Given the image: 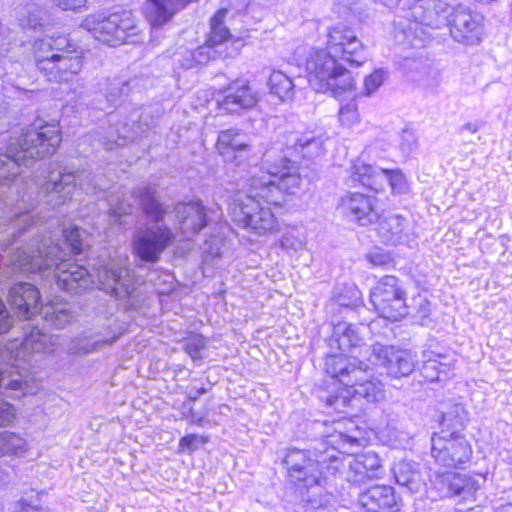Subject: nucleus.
Wrapping results in <instances>:
<instances>
[{
  "label": "nucleus",
  "instance_id": "62",
  "mask_svg": "<svg viewBox=\"0 0 512 512\" xmlns=\"http://www.w3.org/2000/svg\"><path fill=\"white\" fill-rule=\"evenodd\" d=\"M8 480V472L3 469V467L0 465V484L6 483Z\"/></svg>",
  "mask_w": 512,
  "mask_h": 512
},
{
  "label": "nucleus",
  "instance_id": "60",
  "mask_svg": "<svg viewBox=\"0 0 512 512\" xmlns=\"http://www.w3.org/2000/svg\"><path fill=\"white\" fill-rule=\"evenodd\" d=\"M204 393H206V389L204 387L199 389H191L189 391L188 398L192 401H196L198 397Z\"/></svg>",
  "mask_w": 512,
  "mask_h": 512
},
{
  "label": "nucleus",
  "instance_id": "61",
  "mask_svg": "<svg viewBox=\"0 0 512 512\" xmlns=\"http://www.w3.org/2000/svg\"><path fill=\"white\" fill-rule=\"evenodd\" d=\"M380 3L387 7H395L401 0H378Z\"/></svg>",
  "mask_w": 512,
  "mask_h": 512
},
{
  "label": "nucleus",
  "instance_id": "26",
  "mask_svg": "<svg viewBox=\"0 0 512 512\" xmlns=\"http://www.w3.org/2000/svg\"><path fill=\"white\" fill-rule=\"evenodd\" d=\"M257 102V94L249 84L237 81L228 87L223 99L219 101V105L229 113H237L243 109L253 108Z\"/></svg>",
  "mask_w": 512,
  "mask_h": 512
},
{
  "label": "nucleus",
  "instance_id": "13",
  "mask_svg": "<svg viewBox=\"0 0 512 512\" xmlns=\"http://www.w3.org/2000/svg\"><path fill=\"white\" fill-rule=\"evenodd\" d=\"M330 455L321 453L313 458L310 451L297 448L289 449L284 463L290 480L306 487L321 485L325 480L324 469L330 471V465L327 464Z\"/></svg>",
  "mask_w": 512,
  "mask_h": 512
},
{
  "label": "nucleus",
  "instance_id": "54",
  "mask_svg": "<svg viewBox=\"0 0 512 512\" xmlns=\"http://www.w3.org/2000/svg\"><path fill=\"white\" fill-rule=\"evenodd\" d=\"M28 91L22 89L18 85H14L9 81L3 82L2 94L7 99H22Z\"/></svg>",
  "mask_w": 512,
  "mask_h": 512
},
{
  "label": "nucleus",
  "instance_id": "17",
  "mask_svg": "<svg viewBox=\"0 0 512 512\" xmlns=\"http://www.w3.org/2000/svg\"><path fill=\"white\" fill-rule=\"evenodd\" d=\"M327 49L351 66H361L366 60L362 42L351 28L343 24L330 29Z\"/></svg>",
  "mask_w": 512,
  "mask_h": 512
},
{
  "label": "nucleus",
  "instance_id": "47",
  "mask_svg": "<svg viewBox=\"0 0 512 512\" xmlns=\"http://www.w3.org/2000/svg\"><path fill=\"white\" fill-rule=\"evenodd\" d=\"M441 358V356H437L435 359L428 358L424 362L422 373L429 381L439 380L441 373L446 374L447 365L440 361Z\"/></svg>",
  "mask_w": 512,
  "mask_h": 512
},
{
  "label": "nucleus",
  "instance_id": "30",
  "mask_svg": "<svg viewBox=\"0 0 512 512\" xmlns=\"http://www.w3.org/2000/svg\"><path fill=\"white\" fill-rule=\"evenodd\" d=\"M291 149L296 155L305 159H314L323 154V139L313 132L296 135L291 139Z\"/></svg>",
  "mask_w": 512,
  "mask_h": 512
},
{
  "label": "nucleus",
  "instance_id": "53",
  "mask_svg": "<svg viewBox=\"0 0 512 512\" xmlns=\"http://www.w3.org/2000/svg\"><path fill=\"white\" fill-rule=\"evenodd\" d=\"M15 417L14 407L10 403L0 400V428L11 425Z\"/></svg>",
  "mask_w": 512,
  "mask_h": 512
},
{
  "label": "nucleus",
  "instance_id": "41",
  "mask_svg": "<svg viewBox=\"0 0 512 512\" xmlns=\"http://www.w3.org/2000/svg\"><path fill=\"white\" fill-rule=\"evenodd\" d=\"M17 19L22 28L36 29L41 26V9L36 4L30 3L17 8Z\"/></svg>",
  "mask_w": 512,
  "mask_h": 512
},
{
  "label": "nucleus",
  "instance_id": "22",
  "mask_svg": "<svg viewBox=\"0 0 512 512\" xmlns=\"http://www.w3.org/2000/svg\"><path fill=\"white\" fill-rule=\"evenodd\" d=\"M8 301L20 318L30 319L40 311V293L36 286L18 282L10 287Z\"/></svg>",
  "mask_w": 512,
  "mask_h": 512
},
{
  "label": "nucleus",
  "instance_id": "49",
  "mask_svg": "<svg viewBox=\"0 0 512 512\" xmlns=\"http://www.w3.org/2000/svg\"><path fill=\"white\" fill-rule=\"evenodd\" d=\"M186 353L194 362L201 361L202 351L206 348V341L201 335L191 336L184 345Z\"/></svg>",
  "mask_w": 512,
  "mask_h": 512
},
{
  "label": "nucleus",
  "instance_id": "46",
  "mask_svg": "<svg viewBox=\"0 0 512 512\" xmlns=\"http://www.w3.org/2000/svg\"><path fill=\"white\" fill-rule=\"evenodd\" d=\"M133 204L126 200L118 201L114 203L113 200L110 202L109 217L114 224H125V220L122 218L128 216L133 211Z\"/></svg>",
  "mask_w": 512,
  "mask_h": 512
},
{
  "label": "nucleus",
  "instance_id": "20",
  "mask_svg": "<svg viewBox=\"0 0 512 512\" xmlns=\"http://www.w3.org/2000/svg\"><path fill=\"white\" fill-rule=\"evenodd\" d=\"M430 482L441 497L461 496L464 500L473 498L479 488L474 478L453 471H436L430 476Z\"/></svg>",
  "mask_w": 512,
  "mask_h": 512
},
{
  "label": "nucleus",
  "instance_id": "35",
  "mask_svg": "<svg viewBox=\"0 0 512 512\" xmlns=\"http://www.w3.org/2000/svg\"><path fill=\"white\" fill-rule=\"evenodd\" d=\"M271 94L281 101L291 100L294 96L295 84L293 80L281 71H273L268 82Z\"/></svg>",
  "mask_w": 512,
  "mask_h": 512
},
{
  "label": "nucleus",
  "instance_id": "52",
  "mask_svg": "<svg viewBox=\"0 0 512 512\" xmlns=\"http://www.w3.org/2000/svg\"><path fill=\"white\" fill-rule=\"evenodd\" d=\"M430 303L428 300L424 298H419L417 300V310L415 312V319L420 325H428L431 322L430 319Z\"/></svg>",
  "mask_w": 512,
  "mask_h": 512
},
{
  "label": "nucleus",
  "instance_id": "15",
  "mask_svg": "<svg viewBox=\"0 0 512 512\" xmlns=\"http://www.w3.org/2000/svg\"><path fill=\"white\" fill-rule=\"evenodd\" d=\"M367 352L368 362L382 369L388 377L400 379L409 376L416 368L417 355L410 350L376 343Z\"/></svg>",
  "mask_w": 512,
  "mask_h": 512
},
{
  "label": "nucleus",
  "instance_id": "14",
  "mask_svg": "<svg viewBox=\"0 0 512 512\" xmlns=\"http://www.w3.org/2000/svg\"><path fill=\"white\" fill-rule=\"evenodd\" d=\"M350 173L352 182L376 192L383 191L387 184L394 194H405L409 190L407 179L400 169H383L357 159L353 161Z\"/></svg>",
  "mask_w": 512,
  "mask_h": 512
},
{
  "label": "nucleus",
  "instance_id": "58",
  "mask_svg": "<svg viewBox=\"0 0 512 512\" xmlns=\"http://www.w3.org/2000/svg\"><path fill=\"white\" fill-rule=\"evenodd\" d=\"M304 512H335V510L328 505H322V504L316 505L315 500H313V501L310 500L309 503L307 504V506L305 507Z\"/></svg>",
  "mask_w": 512,
  "mask_h": 512
},
{
  "label": "nucleus",
  "instance_id": "16",
  "mask_svg": "<svg viewBox=\"0 0 512 512\" xmlns=\"http://www.w3.org/2000/svg\"><path fill=\"white\" fill-rule=\"evenodd\" d=\"M431 455L446 467H456L470 461L472 447L462 434L443 430L431 437Z\"/></svg>",
  "mask_w": 512,
  "mask_h": 512
},
{
  "label": "nucleus",
  "instance_id": "44",
  "mask_svg": "<svg viewBox=\"0 0 512 512\" xmlns=\"http://www.w3.org/2000/svg\"><path fill=\"white\" fill-rule=\"evenodd\" d=\"M358 456L368 474L369 479H377L383 475L384 471L381 460L376 453L367 452Z\"/></svg>",
  "mask_w": 512,
  "mask_h": 512
},
{
  "label": "nucleus",
  "instance_id": "32",
  "mask_svg": "<svg viewBox=\"0 0 512 512\" xmlns=\"http://www.w3.org/2000/svg\"><path fill=\"white\" fill-rule=\"evenodd\" d=\"M405 219L399 215H388L378 225V234L387 244L396 245L403 241Z\"/></svg>",
  "mask_w": 512,
  "mask_h": 512
},
{
  "label": "nucleus",
  "instance_id": "48",
  "mask_svg": "<svg viewBox=\"0 0 512 512\" xmlns=\"http://www.w3.org/2000/svg\"><path fill=\"white\" fill-rule=\"evenodd\" d=\"M360 302L361 292L355 286L345 287L336 298V303L344 308H355Z\"/></svg>",
  "mask_w": 512,
  "mask_h": 512
},
{
  "label": "nucleus",
  "instance_id": "25",
  "mask_svg": "<svg viewBox=\"0 0 512 512\" xmlns=\"http://www.w3.org/2000/svg\"><path fill=\"white\" fill-rule=\"evenodd\" d=\"M363 365L355 356L344 354L330 355L326 358V372L334 380L335 394H341V388L347 387L351 383L352 370L360 369Z\"/></svg>",
  "mask_w": 512,
  "mask_h": 512
},
{
  "label": "nucleus",
  "instance_id": "59",
  "mask_svg": "<svg viewBox=\"0 0 512 512\" xmlns=\"http://www.w3.org/2000/svg\"><path fill=\"white\" fill-rule=\"evenodd\" d=\"M481 127V123L479 122H468V123H465L461 130L462 131H468L470 133H476Z\"/></svg>",
  "mask_w": 512,
  "mask_h": 512
},
{
  "label": "nucleus",
  "instance_id": "29",
  "mask_svg": "<svg viewBox=\"0 0 512 512\" xmlns=\"http://www.w3.org/2000/svg\"><path fill=\"white\" fill-rule=\"evenodd\" d=\"M374 325V321L367 326L364 324L356 326L349 322L341 321L334 326L333 338L341 351L350 352L361 346L365 330H372Z\"/></svg>",
  "mask_w": 512,
  "mask_h": 512
},
{
  "label": "nucleus",
  "instance_id": "57",
  "mask_svg": "<svg viewBox=\"0 0 512 512\" xmlns=\"http://www.w3.org/2000/svg\"><path fill=\"white\" fill-rule=\"evenodd\" d=\"M368 259L374 266H386L392 262L390 254L384 251H374L368 255Z\"/></svg>",
  "mask_w": 512,
  "mask_h": 512
},
{
  "label": "nucleus",
  "instance_id": "3",
  "mask_svg": "<svg viewBox=\"0 0 512 512\" xmlns=\"http://www.w3.org/2000/svg\"><path fill=\"white\" fill-rule=\"evenodd\" d=\"M80 178L81 175L67 167L50 164L47 174L35 177L28 190L18 199V211L10 217L5 229L0 230V246L6 247L15 243L32 224L42 219V213L71 200L78 186L89 193L90 189L79 183Z\"/></svg>",
  "mask_w": 512,
  "mask_h": 512
},
{
  "label": "nucleus",
  "instance_id": "42",
  "mask_svg": "<svg viewBox=\"0 0 512 512\" xmlns=\"http://www.w3.org/2000/svg\"><path fill=\"white\" fill-rule=\"evenodd\" d=\"M306 245V238L299 230L292 228L287 230L281 237L280 247L292 255L302 251Z\"/></svg>",
  "mask_w": 512,
  "mask_h": 512
},
{
  "label": "nucleus",
  "instance_id": "27",
  "mask_svg": "<svg viewBox=\"0 0 512 512\" xmlns=\"http://www.w3.org/2000/svg\"><path fill=\"white\" fill-rule=\"evenodd\" d=\"M37 385L27 376L14 367L0 370V394L10 398H20L27 394H34Z\"/></svg>",
  "mask_w": 512,
  "mask_h": 512
},
{
  "label": "nucleus",
  "instance_id": "11",
  "mask_svg": "<svg viewBox=\"0 0 512 512\" xmlns=\"http://www.w3.org/2000/svg\"><path fill=\"white\" fill-rule=\"evenodd\" d=\"M359 433L357 428L352 433L336 428L335 433L328 436V442L335 445V453L329 456L332 461L330 470L335 474L345 473L346 480L353 484L369 479L359 456L352 455L353 447L360 446Z\"/></svg>",
  "mask_w": 512,
  "mask_h": 512
},
{
  "label": "nucleus",
  "instance_id": "19",
  "mask_svg": "<svg viewBox=\"0 0 512 512\" xmlns=\"http://www.w3.org/2000/svg\"><path fill=\"white\" fill-rule=\"evenodd\" d=\"M341 213L361 226H367L379 219L377 198L362 193H348L339 202Z\"/></svg>",
  "mask_w": 512,
  "mask_h": 512
},
{
  "label": "nucleus",
  "instance_id": "31",
  "mask_svg": "<svg viewBox=\"0 0 512 512\" xmlns=\"http://www.w3.org/2000/svg\"><path fill=\"white\" fill-rule=\"evenodd\" d=\"M39 313L44 321L55 328H63L72 320L69 304L66 302H50L41 306Z\"/></svg>",
  "mask_w": 512,
  "mask_h": 512
},
{
  "label": "nucleus",
  "instance_id": "33",
  "mask_svg": "<svg viewBox=\"0 0 512 512\" xmlns=\"http://www.w3.org/2000/svg\"><path fill=\"white\" fill-rule=\"evenodd\" d=\"M393 473L397 484L407 487L410 492L420 489L422 482L415 466L407 461H400L393 466Z\"/></svg>",
  "mask_w": 512,
  "mask_h": 512
},
{
  "label": "nucleus",
  "instance_id": "1",
  "mask_svg": "<svg viewBox=\"0 0 512 512\" xmlns=\"http://www.w3.org/2000/svg\"><path fill=\"white\" fill-rule=\"evenodd\" d=\"M62 244L74 254L82 253L84 243L76 226L58 228L49 236L35 237L12 251L2 276L37 273L55 266L57 286L70 294H81L95 286L119 299L133 296L138 280L127 267V259L111 260L94 267V274L83 265L64 260Z\"/></svg>",
  "mask_w": 512,
  "mask_h": 512
},
{
  "label": "nucleus",
  "instance_id": "10",
  "mask_svg": "<svg viewBox=\"0 0 512 512\" xmlns=\"http://www.w3.org/2000/svg\"><path fill=\"white\" fill-rule=\"evenodd\" d=\"M351 383L341 388V394L322 396L326 405L335 411L345 412L357 399H364L368 403L384 400L385 389L383 383L368 371V365L352 370Z\"/></svg>",
  "mask_w": 512,
  "mask_h": 512
},
{
  "label": "nucleus",
  "instance_id": "4",
  "mask_svg": "<svg viewBox=\"0 0 512 512\" xmlns=\"http://www.w3.org/2000/svg\"><path fill=\"white\" fill-rule=\"evenodd\" d=\"M61 142L59 131L53 125L33 124L19 137L10 136L0 146V186H9L21 175V167L55 153Z\"/></svg>",
  "mask_w": 512,
  "mask_h": 512
},
{
  "label": "nucleus",
  "instance_id": "2",
  "mask_svg": "<svg viewBox=\"0 0 512 512\" xmlns=\"http://www.w3.org/2000/svg\"><path fill=\"white\" fill-rule=\"evenodd\" d=\"M264 168L249 179L248 192L239 191L229 205L232 220L256 234L276 230L278 222L271 206L279 207L284 195L300 189L299 167L286 157L275 161L271 152L264 155Z\"/></svg>",
  "mask_w": 512,
  "mask_h": 512
},
{
  "label": "nucleus",
  "instance_id": "8",
  "mask_svg": "<svg viewBox=\"0 0 512 512\" xmlns=\"http://www.w3.org/2000/svg\"><path fill=\"white\" fill-rule=\"evenodd\" d=\"M329 49H312L306 59L310 86L317 92H330L334 97L352 92L355 80Z\"/></svg>",
  "mask_w": 512,
  "mask_h": 512
},
{
  "label": "nucleus",
  "instance_id": "24",
  "mask_svg": "<svg viewBox=\"0 0 512 512\" xmlns=\"http://www.w3.org/2000/svg\"><path fill=\"white\" fill-rule=\"evenodd\" d=\"M358 503L367 512H398L400 502L391 486L375 485L362 491Z\"/></svg>",
  "mask_w": 512,
  "mask_h": 512
},
{
  "label": "nucleus",
  "instance_id": "50",
  "mask_svg": "<svg viewBox=\"0 0 512 512\" xmlns=\"http://www.w3.org/2000/svg\"><path fill=\"white\" fill-rule=\"evenodd\" d=\"M387 72L383 69H376L370 75L365 77L364 90L365 95L370 96L374 93L386 80Z\"/></svg>",
  "mask_w": 512,
  "mask_h": 512
},
{
  "label": "nucleus",
  "instance_id": "43",
  "mask_svg": "<svg viewBox=\"0 0 512 512\" xmlns=\"http://www.w3.org/2000/svg\"><path fill=\"white\" fill-rule=\"evenodd\" d=\"M118 336L102 340L80 339L73 343L70 350L75 354H89L99 350L103 345H111Z\"/></svg>",
  "mask_w": 512,
  "mask_h": 512
},
{
  "label": "nucleus",
  "instance_id": "7",
  "mask_svg": "<svg viewBox=\"0 0 512 512\" xmlns=\"http://www.w3.org/2000/svg\"><path fill=\"white\" fill-rule=\"evenodd\" d=\"M451 8L441 0H417L395 20V32L401 33L412 47L424 45L432 31L446 26Z\"/></svg>",
  "mask_w": 512,
  "mask_h": 512
},
{
  "label": "nucleus",
  "instance_id": "9",
  "mask_svg": "<svg viewBox=\"0 0 512 512\" xmlns=\"http://www.w3.org/2000/svg\"><path fill=\"white\" fill-rule=\"evenodd\" d=\"M95 39L115 47L137 42L138 27L128 11L88 15L81 24Z\"/></svg>",
  "mask_w": 512,
  "mask_h": 512
},
{
  "label": "nucleus",
  "instance_id": "28",
  "mask_svg": "<svg viewBox=\"0 0 512 512\" xmlns=\"http://www.w3.org/2000/svg\"><path fill=\"white\" fill-rule=\"evenodd\" d=\"M216 149L226 162H238L241 153L248 151L249 143L247 134L234 128L220 131Z\"/></svg>",
  "mask_w": 512,
  "mask_h": 512
},
{
  "label": "nucleus",
  "instance_id": "18",
  "mask_svg": "<svg viewBox=\"0 0 512 512\" xmlns=\"http://www.w3.org/2000/svg\"><path fill=\"white\" fill-rule=\"evenodd\" d=\"M446 26L451 37L464 45H475L482 35L481 17L463 5L451 8Z\"/></svg>",
  "mask_w": 512,
  "mask_h": 512
},
{
  "label": "nucleus",
  "instance_id": "36",
  "mask_svg": "<svg viewBox=\"0 0 512 512\" xmlns=\"http://www.w3.org/2000/svg\"><path fill=\"white\" fill-rule=\"evenodd\" d=\"M226 14V9H220L211 19V31L206 43L209 46H212L213 48L220 47L230 37V32L228 28L224 25V18Z\"/></svg>",
  "mask_w": 512,
  "mask_h": 512
},
{
  "label": "nucleus",
  "instance_id": "51",
  "mask_svg": "<svg viewBox=\"0 0 512 512\" xmlns=\"http://www.w3.org/2000/svg\"><path fill=\"white\" fill-rule=\"evenodd\" d=\"M212 46H209L207 43L204 46L198 47L191 53V61L186 64L187 68L192 67V62L195 64L203 65L207 63L210 59L215 57L217 53Z\"/></svg>",
  "mask_w": 512,
  "mask_h": 512
},
{
  "label": "nucleus",
  "instance_id": "38",
  "mask_svg": "<svg viewBox=\"0 0 512 512\" xmlns=\"http://www.w3.org/2000/svg\"><path fill=\"white\" fill-rule=\"evenodd\" d=\"M226 243V238L220 233L205 240L203 247V265L214 266L215 261L225 254Z\"/></svg>",
  "mask_w": 512,
  "mask_h": 512
},
{
  "label": "nucleus",
  "instance_id": "37",
  "mask_svg": "<svg viewBox=\"0 0 512 512\" xmlns=\"http://www.w3.org/2000/svg\"><path fill=\"white\" fill-rule=\"evenodd\" d=\"M52 338L47 333L34 328L24 338L22 346L24 351L30 353L51 352Z\"/></svg>",
  "mask_w": 512,
  "mask_h": 512
},
{
  "label": "nucleus",
  "instance_id": "23",
  "mask_svg": "<svg viewBox=\"0 0 512 512\" xmlns=\"http://www.w3.org/2000/svg\"><path fill=\"white\" fill-rule=\"evenodd\" d=\"M179 229L186 239H192L211 221L201 202L179 203L175 207Z\"/></svg>",
  "mask_w": 512,
  "mask_h": 512
},
{
  "label": "nucleus",
  "instance_id": "21",
  "mask_svg": "<svg viewBox=\"0 0 512 512\" xmlns=\"http://www.w3.org/2000/svg\"><path fill=\"white\" fill-rule=\"evenodd\" d=\"M117 114L109 115V122L111 126L109 127L107 143H105L106 149H112L113 144L116 146H124L129 142L134 141L138 137H142L149 126L147 123L137 122L138 119H141V116L137 114H133L128 121L121 122L117 119Z\"/></svg>",
  "mask_w": 512,
  "mask_h": 512
},
{
  "label": "nucleus",
  "instance_id": "40",
  "mask_svg": "<svg viewBox=\"0 0 512 512\" xmlns=\"http://www.w3.org/2000/svg\"><path fill=\"white\" fill-rule=\"evenodd\" d=\"M27 443L24 438L13 432L0 433V454L20 455L26 451Z\"/></svg>",
  "mask_w": 512,
  "mask_h": 512
},
{
  "label": "nucleus",
  "instance_id": "5",
  "mask_svg": "<svg viewBox=\"0 0 512 512\" xmlns=\"http://www.w3.org/2000/svg\"><path fill=\"white\" fill-rule=\"evenodd\" d=\"M155 188L147 185L138 187L134 197L139 200L144 213L155 225L137 230L133 239L135 254L145 262L154 263L162 252L172 243L174 234L169 227L160 224L165 216V209L155 198Z\"/></svg>",
  "mask_w": 512,
  "mask_h": 512
},
{
  "label": "nucleus",
  "instance_id": "45",
  "mask_svg": "<svg viewBox=\"0 0 512 512\" xmlns=\"http://www.w3.org/2000/svg\"><path fill=\"white\" fill-rule=\"evenodd\" d=\"M339 121L342 125L347 127H353L359 123L360 115L357 103L354 99L341 105L339 109Z\"/></svg>",
  "mask_w": 512,
  "mask_h": 512
},
{
  "label": "nucleus",
  "instance_id": "56",
  "mask_svg": "<svg viewBox=\"0 0 512 512\" xmlns=\"http://www.w3.org/2000/svg\"><path fill=\"white\" fill-rule=\"evenodd\" d=\"M399 146L403 154L410 155L417 148L416 137L413 133L404 131Z\"/></svg>",
  "mask_w": 512,
  "mask_h": 512
},
{
  "label": "nucleus",
  "instance_id": "6",
  "mask_svg": "<svg viewBox=\"0 0 512 512\" xmlns=\"http://www.w3.org/2000/svg\"><path fill=\"white\" fill-rule=\"evenodd\" d=\"M33 54L38 70L49 81L67 82L82 69V51L66 36H45L36 40Z\"/></svg>",
  "mask_w": 512,
  "mask_h": 512
},
{
  "label": "nucleus",
  "instance_id": "39",
  "mask_svg": "<svg viewBox=\"0 0 512 512\" xmlns=\"http://www.w3.org/2000/svg\"><path fill=\"white\" fill-rule=\"evenodd\" d=\"M43 492L30 490L25 492L22 497L13 504L12 512H49L43 505Z\"/></svg>",
  "mask_w": 512,
  "mask_h": 512
},
{
  "label": "nucleus",
  "instance_id": "12",
  "mask_svg": "<svg viewBox=\"0 0 512 512\" xmlns=\"http://www.w3.org/2000/svg\"><path fill=\"white\" fill-rule=\"evenodd\" d=\"M406 300L402 281L392 275L382 277L370 290V301L384 319L398 321L410 314Z\"/></svg>",
  "mask_w": 512,
  "mask_h": 512
},
{
  "label": "nucleus",
  "instance_id": "63",
  "mask_svg": "<svg viewBox=\"0 0 512 512\" xmlns=\"http://www.w3.org/2000/svg\"><path fill=\"white\" fill-rule=\"evenodd\" d=\"M194 422H195L196 424H200V419H198V420L194 419Z\"/></svg>",
  "mask_w": 512,
  "mask_h": 512
},
{
  "label": "nucleus",
  "instance_id": "55",
  "mask_svg": "<svg viewBox=\"0 0 512 512\" xmlns=\"http://www.w3.org/2000/svg\"><path fill=\"white\" fill-rule=\"evenodd\" d=\"M207 439L204 436H198L196 434H190L182 437L179 442V447L182 450H188L190 452L197 449L199 442L205 443Z\"/></svg>",
  "mask_w": 512,
  "mask_h": 512
},
{
  "label": "nucleus",
  "instance_id": "34",
  "mask_svg": "<svg viewBox=\"0 0 512 512\" xmlns=\"http://www.w3.org/2000/svg\"><path fill=\"white\" fill-rule=\"evenodd\" d=\"M467 419V412L464 406L461 404H452L447 407L446 410L442 411L440 431L450 430L451 432H457V434H461Z\"/></svg>",
  "mask_w": 512,
  "mask_h": 512
}]
</instances>
